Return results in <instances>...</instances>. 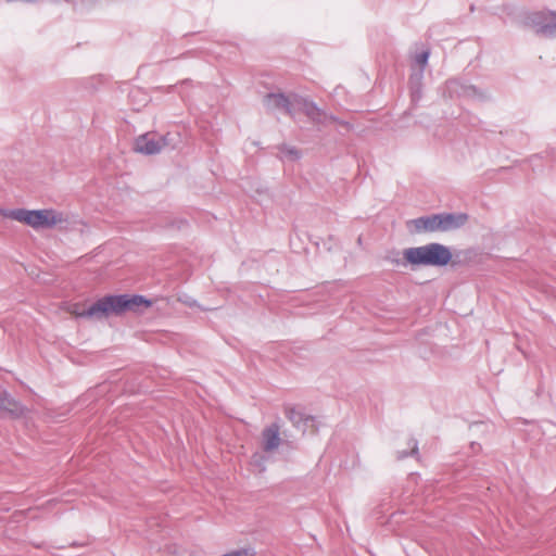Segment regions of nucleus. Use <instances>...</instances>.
Masks as SVG:
<instances>
[{"mask_svg":"<svg viewBox=\"0 0 556 556\" xmlns=\"http://www.w3.org/2000/svg\"><path fill=\"white\" fill-rule=\"evenodd\" d=\"M167 146L166 137L154 132H147L135 140L134 150L142 154H155Z\"/></svg>","mask_w":556,"mask_h":556,"instance_id":"39448f33","label":"nucleus"},{"mask_svg":"<svg viewBox=\"0 0 556 556\" xmlns=\"http://www.w3.org/2000/svg\"><path fill=\"white\" fill-rule=\"evenodd\" d=\"M3 216L22 224H25L34 229L39 228H53L66 219L63 213L53 208L47 210H25L16 208L3 213Z\"/></svg>","mask_w":556,"mask_h":556,"instance_id":"7ed1b4c3","label":"nucleus"},{"mask_svg":"<svg viewBox=\"0 0 556 556\" xmlns=\"http://www.w3.org/2000/svg\"><path fill=\"white\" fill-rule=\"evenodd\" d=\"M533 24L538 27V33L543 35L552 34L556 30V12L548 14H534Z\"/></svg>","mask_w":556,"mask_h":556,"instance_id":"0eeeda50","label":"nucleus"},{"mask_svg":"<svg viewBox=\"0 0 556 556\" xmlns=\"http://www.w3.org/2000/svg\"><path fill=\"white\" fill-rule=\"evenodd\" d=\"M280 427L273 424L262 432L263 448L267 452L276 450L280 444Z\"/></svg>","mask_w":556,"mask_h":556,"instance_id":"6e6552de","label":"nucleus"},{"mask_svg":"<svg viewBox=\"0 0 556 556\" xmlns=\"http://www.w3.org/2000/svg\"><path fill=\"white\" fill-rule=\"evenodd\" d=\"M403 256L413 266H445L452 260L450 249L440 243H429L404 250Z\"/></svg>","mask_w":556,"mask_h":556,"instance_id":"f03ea898","label":"nucleus"},{"mask_svg":"<svg viewBox=\"0 0 556 556\" xmlns=\"http://www.w3.org/2000/svg\"><path fill=\"white\" fill-rule=\"evenodd\" d=\"M429 52H422L416 56V61L419 65L425 66L428 61Z\"/></svg>","mask_w":556,"mask_h":556,"instance_id":"f8f14e48","label":"nucleus"},{"mask_svg":"<svg viewBox=\"0 0 556 556\" xmlns=\"http://www.w3.org/2000/svg\"><path fill=\"white\" fill-rule=\"evenodd\" d=\"M286 416L288 417L289 420H291L294 425L299 424L300 421L303 420L302 418V414L296 410L294 407H288L286 409Z\"/></svg>","mask_w":556,"mask_h":556,"instance_id":"9b49d317","label":"nucleus"},{"mask_svg":"<svg viewBox=\"0 0 556 556\" xmlns=\"http://www.w3.org/2000/svg\"><path fill=\"white\" fill-rule=\"evenodd\" d=\"M26 408L8 393H0V415L9 414L13 417H22Z\"/></svg>","mask_w":556,"mask_h":556,"instance_id":"423d86ee","label":"nucleus"},{"mask_svg":"<svg viewBox=\"0 0 556 556\" xmlns=\"http://www.w3.org/2000/svg\"><path fill=\"white\" fill-rule=\"evenodd\" d=\"M66 311L75 317H89L88 308L80 303H74L67 306Z\"/></svg>","mask_w":556,"mask_h":556,"instance_id":"1a4fd4ad","label":"nucleus"},{"mask_svg":"<svg viewBox=\"0 0 556 556\" xmlns=\"http://www.w3.org/2000/svg\"><path fill=\"white\" fill-rule=\"evenodd\" d=\"M467 220L465 214H435L427 217H420L413 220L418 231H448L463 226Z\"/></svg>","mask_w":556,"mask_h":556,"instance_id":"20e7f679","label":"nucleus"},{"mask_svg":"<svg viewBox=\"0 0 556 556\" xmlns=\"http://www.w3.org/2000/svg\"><path fill=\"white\" fill-rule=\"evenodd\" d=\"M303 110L305 114L311 117L313 121H319V110L313 103H303Z\"/></svg>","mask_w":556,"mask_h":556,"instance_id":"9d476101","label":"nucleus"},{"mask_svg":"<svg viewBox=\"0 0 556 556\" xmlns=\"http://www.w3.org/2000/svg\"><path fill=\"white\" fill-rule=\"evenodd\" d=\"M270 100H273L277 105L286 104L287 100L282 96H270Z\"/></svg>","mask_w":556,"mask_h":556,"instance_id":"ddd939ff","label":"nucleus"},{"mask_svg":"<svg viewBox=\"0 0 556 556\" xmlns=\"http://www.w3.org/2000/svg\"><path fill=\"white\" fill-rule=\"evenodd\" d=\"M141 306L148 308L151 306V302L141 295H109L89 306L87 313L89 317L101 318L126 311H137Z\"/></svg>","mask_w":556,"mask_h":556,"instance_id":"f257e3e1","label":"nucleus"}]
</instances>
